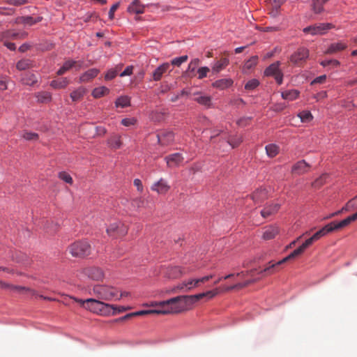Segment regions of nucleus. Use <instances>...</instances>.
I'll return each mask as SVG.
<instances>
[{
	"label": "nucleus",
	"instance_id": "nucleus-1",
	"mask_svg": "<svg viewBox=\"0 0 357 357\" xmlns=\"http://www.w3.org/2000/svg\"><path fill=\"white\" fill-rule=\"evenodd\" d=\"M220 292L218 289L191 296H178L160 302H151L149 306L159 307L160 314H177L188 309L192 303L207 297L212 298Z\"/></svg>",
	"mask_w": 357,
	"mask_h": 357
},
{
	"label": "nucleus",
	"instance_id": "nucleus-2",
	"mask_svg": "<svg viewBox=\"0 0 357 357\" xmlns=\"http://www.w3.org/2000/svg\"><path fill=\"white\" fill-rule=\"evenodd\" d=\"M84 308L97 314L108 317L117 314V305L102 302L96 298L75 299Z\"/></svg>",
	"mask_w": 357,
	"mask_h": 357
},
{
	"label": "nucleus",
	"instance_id": "nucleus-3",
	"mask_svg": "<svg viewBox=\"0 0 357 357\" xmlns=\"http://www.w3.org/2000/svg\"><path fill=\"white\" fill-rule=\"evenodd\" d=\"M315 241H316V240L312 236L310 238L307 239L301 246H299L297 249L294 250L288 256L283 258L282 260H280L276 263L270 262L269 265L267 267H266L265 268H264L263 270H261L259 272V274H263L264 275H268L273 273L274 272L276 271L277 268L280 265L301 255V254L303 253V252L305 251V250L307 248H308L310 245H311Z\"/></svg>",
	"mask_w": 357,
	"mask_h": 357
},
{
	"label": "nucleus",
	"instance_id": "nucleus-4",
	"mask_svg": "<svg viewBox=\"0 0 357 357\" xmlns=\"http://www.w3.org/2000/svg\"><path fill=\"white\" fill-rule=\"evenodd\" d=\"M89 294L97 300L111 301L118 298L119 290L112 286L96 284L90 289Z\"/></svg>",
	"mask_w": 357,
	"mask_h": 357
},
{
	"label": "nucleus",
	"instance_id": "nucleus-5",
	"mask_svg": "<svg viewBox=\"0 0 357 357\" xmlns=\"http://www.w3.org/2000/svg\"><path fill=\"white\" fill-rule=\"evenodd\" d=\"M350 222L348 220L347 218L342 220V221L339 222H332L328 225H326L325 227H324L322 229L317 231L315 234L312 235L314 238L317 241L320 239L321 237L326 235L328 233L332 232L335 230H337L340 229H342L348 225H349Z\"/></svg>",
	"mask_w": 357,
	"mask_h": 357
},
{
	"label": "nucleus",
	"instance_id": "nucleus-6",
	"mask_svg": "<svg viewBox=\"0 0 357 357\" xmlns=\"http://www.w3.org/2000/svg\"><path fill=\"white\" fill-rule=\"evenodd\" d=\"M69 252L73 257H84L91 252V246L86 241H78L68 247Z\"/></svg>",
	"mask_w": 357,
	"mask_h": 357
},
{
	"label": "nucleus",
	"instance_id": "nucleus-7",
	"mask_svg": "<svg viewBox=\"0 0 357 357\" xmlns=\"http://www.w3.org/2000/svg\"><path fill=\"white\" fill-rule=\"evenodd\" d=\"M333 28L334 25L331 23H320L304 28L303 32L311 35H323Z\"/></svg>",
	"mask_w": 357,
	"mask_h": 357
},
{
	"label": "nucleus",
	"instance_id": "nucleus-8",
	"mask_svg": "<svg viewBox=\"0 0 357 357\" xmlns=\"http://www.w3.org/2000/svg\"><path fill=\"white\" fill-rule=\"evenodd\" d=\"M127 232L128 227L121 222H113L107 229V234L114 238L123 236Z\"/></svg>",
	"mask_w": 357,
	"mask_h": 357
},
{
	"label": "nucleus",
	"instance_id": "nucleus-9",
	"mask_svg": "<svg viewBox=\"0 0 357 357\" xmlns=\"http://www.w3.org/2000/svg\"><path fill=\"white\" fill-rule=\"evenodd\" d=\"M280 62L277 61L271 64L264 70L266 76L273 77L278 84H281L283 80V73L280 69Z\"/></svg>",
	"mask_w": 357,
	"mask_h": 357
},
{
	"label": "nucleus",
	"instance_id": "nucleus-10",
	"mask_svg": "<svg viewBox=\"0 0 357 357\" xmlns=\"http://www.w3.org/2000/svg\"><path fill=\"white\" fill-rule=\"evenodd\" d=\"M309 56L307 49L301 47L298 49L290 57V61L296 66L303 65Z\"/></svg>",
	"mask_w": 357,
	"mask_h": 357
},
{
	"label": "nucleus",
	"instance_id": "nucleus-11",
	"mask_svg": "<svg viewBox=\"0 0 357 357\" xmlns=\"http://www.w3.org/2000/svg\"><path fill=\"white\" fill-rule=\"evenodd\" d=\"M310 165L304 160L296 162L291 167V174L294 175H302L309 172Z\"/></svg>",
	"mask_w": 357,
	"mask_h": 357
},
{
	"label": "nucleus",
	"instance_id": "nucleus-12",
	"mask_svg": "<svg viewBox=\"0 0 357 357\" xmlns=\"http://www.w3.org/2000/svg\"><path fill=\"white\" fill-rule=\"evenodd\" d=\"M84 274L93 280H100L104 278L103 271L98 267L86 268L84 269Z\"/></svg>",
	"mask_w": 357,
	"mask_h": 357
},
{
	"label": "nucleus",
	"instance_id": "nucleus-13",
	"mask_svg": "<svg viewBox=\"0 0 357 357\" xmlns=\"http://www.w3.org/2000/svg\"><path fill=\"white\" fill-rule=\"evenodd\" d=\"M185 273V270L180 266L168 267L165 273V275L171 279L178 278Z\"/></svg>",
	"mask_w": 357,
	"mask_h": 357
},
{
	"label": "nucleus",
	"instance_id": "nucleus-14",
	"mask_svg": "<svg viewBox=\"0 0 357 357\" xmlns=\"http://www.w3.org/2000/svg\"><path fill=\"white\" fill-rule=\"evenodd\" d=\"M158 142L162 146H167L171 144L174 139V133L171 131H163L157 135Z\"/></svg>",
	"mask_w": 357,
	"mask_h": 357
},
{
	"label": "nucleus",
	"instance_id": "nucleus-15",
	"mask_svg": "<svg viewBox=\"0 0 357 357\" xmlns=\"http://www.w3.org/2000/svg\"><path fill=\"white\" fill-rule=\"evenodd\" d=\"M267 198L268 192L264 188L257 189L250 195V199H252L255 204H260Z\"/></svg>",
	"mask_w": 357,
	"mask_h": 357
},
{
	"label": "nucleus",
	"instance_id": "nucleus-16",
	"mask_svg": "<svg viewBox=\"0 0 357 357\" xmlns=\"http://www.w3.org/2000/svg\"><path fill=\"white\" fill-rule=\"evenodd\" d=\"M167 165L169 167L178 166L183 161V157L179 153L169 155L165 158Z\"/></svg>",
	"mask_w": 357,
	"mask_h": 357
},
{
	"label": "nucleus",
	"instance_id": "nucleus-17",
	"mask_svg": "<svg viewBox=\"0 0 357 357\" xmlns=\"http://www.w3.org/2000/svg\"><path fill=\"white\" fill-rule=\"evenodd\" d=\"M170 186L168 185L167 182L163 178H160L158 181L154 183L151 189L153 191H155L159 194H165L169 190Z\"/></svg>",
	"mask_w": 357,
	"mask_h": 357
},
{
	"label": "nucleus",
	"instance_id": "nucleus-18",
	"mask_svg": "<svg viewBox=\"0 0 357 357\" xmlns=\"http://www.w3.org/2000/svg\"><path fill=\"white\" fill-rule=\"evenodd\" d=\"M193 100L199 104L204 105L207 107L211 106V98L209 96L204 95L201 92H197L193 93Z\"/></svg>",
	"mask_w": 357,
	"mask_h": 357
},
{
	"label": "nucleus",
	"instance_id": "nucleus-19",
	"mask_svg": "<svg viewBox=\"0 0 357 357\" xmlns=\"http://www.w3.org/2000/svg\"><path fill=\"white\" fill-rule=\"evenodd\" d=\"M280 208V204L272 203L266 206L261 211V215L264 218H267L272 215L275 214Z\"/></svg>",
	"mask_w": 357,
	"mask_h": 357
},
{
	"label": "nucleus",
	"instance_id": "nucleus-20",
	"mask_svg": "<svg viewBox=\"0 0 357 357\" xmlns=\"http://www.w3.org/2000/svg\"><path fill=\"white\" fill-rule=\"evenodd\" d=\"M170 67L169 63H163L159 66L152 73V78L154 81H159L163 75L168 70Z\"/></svg>",
	"mask_w": 357,
	"mask_h": 357
},
{
	"label": "nucleus",
	"instance_id": "nucleus-21",
	"mask_svg": "<svg viewBox=\"0 0 357 357\" xmlns=\"http://www.w3.org/2000/svg\"><path fill=\"white\" fill-rule=\"evenodd\" d=\"M199 286L198 282L197 279H191L188 281H184L176 286L177 289L183 290L184 291H188L193 288H195Z\"/></svg>",
	"mask_w": 357,
	"mask_h": 357
},
{
	"label": "nucleus",
	"instance_id": "nucleus-22",
	"mask_svg": "<svg viewBox=\"0 0 357 357\" xmlns=\"http://www.w3.org/2000/svg\"><path fill=\"white\" fill-rule=\"evenodd\" d=\"M128 11L136 14H142L144 12V6L141 4L139 0H134L128 6Z\"/></svg>",
	"mask_w": 357,
	"mask_h": 357
},
{
	"label": "nucleus",
	"instance_id": "nucleus-23",
	"mask_svg": "<svg viewBox=\"0 0 357 357\" xmlns=\"http://www.w3.org/2000/svg\"><path fill=\"white\" fill-rule=\"evenodd\" d=\"M98 73L99 70L97 68L89 69L80 76L79 80L82 82H88L96 77Z\"/></svg>",
	"mask_w": 357,
	"mask_h": 357
},
{
	"label": "nucleus",
	"instance_id": "nucleus-24",
	"mask_svg": "<svg viewBox=\"0 0 357 357\" xmlns=\"http://www.w3.org/2000/svg\"><path fill=\"white\" fill-rule=\"evenodd\" d=\"M279 233V229L276 226H269L266 227L263 234V238L271 240L274 238Z\"/></svg>",
	"mask_w": 357,
	"mask_h": 357
},
{
	"label": "nucleus",
	"instance_id": "nucleus-25",
	"mask_svg": "<svg viewBox=\"0 0 357 357\" xmlns=\"http://www.w3.org/2000/svg\"><path fill=\"white\" fill-rule=\"evenodd\" d=\"M233 84V80L229 78H223L218 80H216L213 83V86L220 90H223L229 88Z\"/></svg>",
	"mask_w": 357,
	"mask_h": 357
},
{
	"label": "nucleus",
	"instance_id": "nucleus-26",
	"mask_svg": "<svg viewBox=\"0 0 357 357\" xmlns=\"http://www.w3.org/2000/svg\"><path fill=\"white\" fill-rule=\"evenodd\" d=\"M347 47V44L343 42L332 43L326 51V54H334L337 52L342 51Z\"/></svg>",
	"mask_w": 357,
	"mask_h": 357
},
{
	"label": "nucleus",
	"instance_id": "nucleus-27",
	"mask_svg": "<svg viewBox=\"0 0 357 357\" xmlns=\"http://www.w3.org/2000/svg\"><path fill=\"white\" fill-rule=\"evenodd\" d=\"M41 17H37L34 19L31 16H23L17 19L16 22L18 24H24L29 26H32L34 24L40 22Z\"/></svg>",
	"mask_w": 357,
	"mask_h": 357
},
{
	"label": "nucleus",
	"instance_id": "nucleus-28",
	"mask_svg": "<svg viewBox=\"0 0 357 357\" xmlns=\"http://www.w3.org/2000/svg\"><path fill=\"white\" fill-rule=\"evenodd\" d=\"M109 146L114 149H120L122 146L121 136L119 135H113L107 140Z\"/></svg>",
	"mask_w": 357,
	"mask_h": 357
},
{
	"label": "nucleus",
	"instance_id": "nucleus-29",
	"mask_svg": "<svg viewBox=\"0 0 357 357\" xmlns=\"http://www.w3.org/2000/svg\"><path fill=\"white\" fill-rule=\"evenodd\" d=\"M285 0H271L270 6L271 11L270 13L273 17H276L279 13L281 6L284 3Z\"/></svg>",
	"mask_w": 357,
	"mask_h": 357
},
{
	"label": "nucleus",
	"instance_id": "nucleus-30",
	"mask_svg": "<svg viewBox=\"0 0 357 357\" xmlns=\"http://www.w3.org/2000/svg\"><path fill=\"white\" fill-rule=\"evenodd\" d=\"M229 64V60L227 58H222L217 61L212 67L214 73H218L223 70Z\"/></svg>",
	"mask_w": 357,
	"mask_h": 357
},
{
	"label": "nucleus",
	"instance_id": "nucleus-31",
	"mask_svg": "<svg viewBox=\"0 0 357 357\" xmlns=\"http://www.w3.org/2000/svg\"><path fill=\"white\" fill-rule=\"evenodd\" d=\"M22 82L24 84L33 86L38 82V78L33 73H27L22 78Z\"/></svg>",
	"mask_w": 357,
	"mask_h": 357
},
{
	"label": "nucleus",
	"instance_id": "nucleus-32",
	"mask_svg": "<svg viewBox=\"0 0 357 357\" xmlns=\"http://www.w3.org/2000/svg\"><path fill=\"white\" fill-rule=\"evenodd\" d=\"M69 84V81L67 78H62L60 79L52 80L50 83V86L54 89H64Z\"/></svg>",
	"mask_w": 357,
	"mask_h": 357
},
{
	"label": "nucleus",
	"instance_id": "nucleus-33",
	"mask_svg": "<svg viewBox=\"0 0 357 357\" xmlns=\"http://www.w3.org/2000/svg\"><path fill=\"white\" fill-rule=\"evenodd\" d=\"M36 98H37L38 102L40 103H47L51 101L52 95L50 92L42 91L37 93L36 94Z\"/></svg>",
	"mask_w": 357,
	"mask_h": 357
},
{
	"label": "nucleus",
	"instance_id": "nucleus-34",
	"mask_svg": "<svg viewBox=\"0 0 357 357\" xmlns=\"http://www.w3.org/2000/svg\"><path fill=\"white\" fill-rule=\"evenodd\" d=\"M85 93L86 89L84 87H79L70 93V98L73 101L77 102L82 100Z\"/></svg>",
	"mask_w": 357,
	"mask_h": 357
},
{
	"label": "nucleus",
	"instance_id": "nucleus-35",
	"mask_svg": "<svg viewBox=\"0 0 357 357\" xmlns=\"http://www.w3.org/2000/svg\"><path fill=\"white\" fill-rule=\"evenodd\" d=\"M328 0H312V10L316 14H319L324 10V5Z\"/></svg>",
	"mask_w": 357,
	"mask_h": 357
},
{
	"label": "nucleus",
	"instance_id": "nucleus-36",
	"mask_svg": "<svg viewBox=\"0 0 357 357\" xmlns=\"http://www.w3.org/2000/svg\"><path fill=\"white\" fill-rule=\"evenodd\" d=\"M299 91L297 90L285 91L282 93V97L284 100L292 101L298 97Z\"/></svg>",
	"mask_w": 357,
	"mask_h": 357
},
{
	"label": "nucleus",
	"instance_id": "nucleus-37",
	"mask_svg": "<svg viewBox=\"0 0 357 357\" xmlns=\"http://www.w3.org/2000/svg\"><path fill=\"white\" fill-rule=\"evenodd\" d=\"M33 66V62L29 59H22L16 64V68L19 70H25Z\"/></svg>",
	"mask_w": 357,
	"mask_h": 357
},
{
	"label": "nucleus",
	"instance_id": "nucleus-38",
	"mask_svg": "<svg viewBox=\"0 0 357 357\" xmlns=\"http://www.w3.org/2000/svg\"><path fill=\"white\" fill-rule=\"evenodd\" d=\"M265 149L268 156L270 158H274L279 153V147L273 144L266 145Z\"/></svg>",
	"mask_w": 357,
	"mask_h": 357
},
{
	"label": "nucleus",
	"instance_id": "nucleus-39",
	"mask_svg": "<svg viewBox=\"0 0 357 357\" xmlns=\"http://www.w3.org/2000/svg\"><path fill=\"white\" fill-rule=\"evenodd\" d=\"M109 90L108 88L105 86H100L98 88H96L92 91V96L95 98H99L109 93Z\"/></svg>",
	"mask_w": 357,
	"mask_h": 357
},
{
	"label": "nucleus",
	"instance_id": "nucleus-40",
	"mask_svg": "<svg viewBox=\"0 0 357 357\" xmlns=\"http://www.w3.org/2000/svg\"><path fill=\"white\" fill-rule=\"evenodd\" d=\"M83 64V61H73V60H68L63 63V66L65 68L69 70L72 68L75 67L77 70H79L82 68Z\"/></svg>",
	"mask_w": 357,
	"mask_h": 357
},
{
	"label": "nucleus",
	"instance_id": "nucleus-41",
	"mask_svg": "<svg viewBox=\"0 0 357 357\" xmlns=\"http://www.w3.org/2000/svg\"><path fill=\"white\" fill-rule=\"evenodd\" d=\"M257 61L258 57L257 56H252L250 59L245 61L243 66V70H250L257 65Z\"/></svg>",
	"mask_w": 357,
	"mask_h": 357
},
{
	"label": "nucleus",
	"instance_id": "nucleus-42",
	"mask_svg": "<svg viewBox=\"0 0 357 357\" xmlns=\"http://www.w3.org/2000/svg\"><path fill=\"white\" fill-rule=\"evenodd\" d=\"M0 288L1 289H8V288H11L13 289H16L19 291H22V290H25L26 291H29V292H31L33 294V291L30 289H28V288H26V287H13L9 284H7L1 280H0Z\"/></svg>",
	"mask_w": 357,
	"mask_h": 357
},
{
	"label": "nucleus",
	"instance_id": "nucleus-43",
	"mask_svg": "<svg viewBox=\"0 0 357 357\" xmlns=\"http://www.w3.org/2000/svg\"><path fill=\"white\" fill-rule=\"evenodd\" d=\"M130 98L128 97V96H121L120 98H119L116 102H115V105H116V107H121L122 108L123 107H126L128 105H130Z\"/></svg>",
	"mask_w": 357,
	"mask_h": 357
},
{
	"label": "nucleus",
	"instance_id": "nucleus-44",
	"mask_svg": "<svg viewBox=\"0 0 357 357\" xmlns=\"http://www.w3.org/2000/svg\"><path fill=\"white\" fill-rule=\"evenodd\" d=\"M298 116L301 119L303 123H307L312 120L313 116L310 111H302L298 114Z\"/></svg>",
	"mask_w": 357,
	"mask_h": 357
},
{
	"label": "nucleus",
	"instance_id": "nucleus-45",
	"mask_svg": "<svg viewBox=\"0 0 357 357\" xmlns=\"http://www.w3.org/2000/svg\"><path fill=\"white\" fill-rule=\"evenodd\" d=\"M225 139H226L227 143L229 145H230L231 146V148L236 147L242 142V139L240 137L234 138L233 137L229 136V137H225Z\"/></svg>",
	"mask_w": 357,
	"mask_h": 357
},
{
	"label": "nucleus",
	"instance_id": "nucleus-46",
	"mask_svg": "<svg viewBox=\"0 0 357 357\" xmlns=\"http://www.w3.org/2000/svg\"><path fill=\"white\" fill-rule=\"evenodd\" d=\"M131 204L133 207L136 208H141V207H146V200L140 197L135 199H133L132 200Z\"/></svg>",
	"mask_w": 357,
	"mask_h": 357
},
{
	"label": "nucleus",
	"instance_id": "nucleus-47",
	"mask_svg": "<svg viewBox=\"0 0 357 357\" xmlns=\"http://www.w3.org/2000/svg\"><path fill=\"white\" fill-rule=\"evenodd\" d=\"M22 138L28 141H36L38 139V135L36 132L24 131L22 135Z\"/></svg>",
	"mask_w": 357,
	"mask_h": 357
},
{
	"label": "nucleus",
	"instance_id": "nucleus-48",
	"mask_svg": "<svg viewBox=\"0 0 357 357\" xmlns=\"http://www.w3.org/2000/svg\"><path fill=\"white\" fill-rule=\"evenodd\" d=\"M121 66H117L116 69H111L108 70V72L105 74V79L106 80H111L114 79L118 71L121 69Z\"/></svg>",
	"mask_w": 357,
	"mask_h": 357
},
{
	"label": "nucleus",
	"instance_id": "nucleus-49",
	"mask_svg": "<svg viewBox=\"0 0 357 357\" xmlns=\"http://www.w3.org/2000/svg\"><path fill=\"white\" fill-rule=\"evenodd\" d=\"M45 228L47 233L53 234L58 230L59 225L56 224H54L53 222H49L48 221H47L45 225Z\"/></svg>",
	"mask_w": 357,
	"mask_h": 357
},
{
	"label": "nucleus",
	"instance_id": "nucleus-50",
	"mask_svg": "<svg viewBox=\"0 0 357 357\" xmlns=\"http://www.w3.org/2000/svg\"><path fill=\"white\" fill-rule=\"evenodd\" d=\"M59 178L65 181L66 183H68V184H73V178L71 177V176L66 172H61L59 173Z\"/></svg>",
	"mask_w": 357,
	"mask_h": 357
},
{
	"label": "nucleus",
	"instance_id": "nucleus-51",
	"mask_svg": "<svg viewBox=\"0 0 357 357\" xmlns=\"http://www.w3.org/2000/svg\"><path fill=\"white\" fill-rule=\"evenodd\" d=\"M320 64L323 67H327L329 66H331L333 68L338 67L340 65V63L335 59H331V60H325L320 62Z\"/></svg>",
	"mask_w": 357,
	"mask_h": 357
},
{
	"label": "nucleus",
	"instance_id": "nucleus-52",
	"mask_svg": "<svg viewBox=\"0 0 357 357\" xmlns=\"http://www.w3.org/2000/svg\"><path fill=\"white\" fill-rule=\"evenodd\" d=\"M357 208V202L354 199H350L346 205L342 208V211H349Z\"/></svg>",
	"mask_w": 357,
	"mask_h": 357
},
{
	"label": "nucleus",
	"instance_id": "nucleus-53",
	"mask_svg": "<svg viewBox=\"0 0 357 357\" xmlns=\"http://www.w3.org/2000/svg\"><path fill=\"white\" fill-rule=\"evenodd\" d=\"M188 57L187 55L174 58L172 60L171 64L176 66H180L183 63L185 62L188 60Z\"/></svg>",
	"mask_w": 357,
	"mask_h": 357
},
{
	"label": "nucleus",
	"instance_id": "nucleus-54",
	"mask_svg": "<svg viewBox=\"0 0 357 357\" xmlns=\"http://www.w3.org/2000/svg\"><path fill=\"white\" fill-rule=\"evenodd\" d=\"M259 84V82L257 79L249 80L245 85L246 90H253L256 89Z\"/></svg>",
	"mask_w": 357,
	"mask_h": 357
},
{
	"label": "nucleus",
	"instance_id": "nucleus-55",
	"mask_svg": "<svg viewBox=\"0 0 357 357\" xmlns=\"http://www.w3.org/2000/svg\"><path fill=\"white\" fill-rule=\"evenodd\" d=\"M160 309L156 310H140L137 312H135V316H142V315H146V314H160Z\"/></svg>",
	"mask_w": 357,
	"mask_h": 357
},
{
	"label": "nucleus",
	"instance_id": "nucleus-56",
	"mask_svg": "<svg viewBox=\"0 0 357 357\" xmlns=\"http://www.w3.org/2000/svg\"><path fill=\"white\" fill-rule=\"evenodd\" d=\"M255 280H247L244 282H240V283H237L234 285H232V286H229V289H242V288H244L247 286H248L249 284H250L251 283L254 282Z\"/></svg>",
	"mask_w": 357,
	"mask_h": 357
},
{
	"label": "nucleus",
	"instance_id": "nucleus-57",
	"mask_svg": "<svg viewBox=\"0 0 357 357\" xmlns=\"http://www.w3.org/2000/svg\"><path fill=\"white\" fill-rule=\"evenodd\" d=\"M328 177L327 174H322L319 178L316 179V181L313 183V186L314 188L321 187L325 182L326 178Z\"/></svg>",
	"mask_w": 357,
	"mask_h": 357
},
{
	"label": "nucleus",
	"instance_id": "nucleus-58",
	"mask_svg": "<svg viewBox=\"0 0 357 357\" xmlns=\"http://www.w3.org/2000/svg\"><path fill=\"white\" fill-rule=\"evenodd\" d=\"M209 68L208 67H202L198 69V78L202 79L207 76V73L209 72Z\"/></svg>",
	"mask_w": 357,
	"mask_h": 357
},
{
	"label": "nucleus",
	"instance_id": "nucleus-59",
	"mask_svg": "<svg viewBox=\"0 0 357 357\" xmlns=\"http://www.w3.org/2000/svg\"><path fill=\"white\" fill-rule=\"evenodd\" d=\"M136 123V119L134 118H126L121 120V124L124 126H132Z\"/></svg>",
	"mask_w": 357,
	"mask_h": 357
},
{
	"label": "nucleus",
	"instance_id": "nucleus-60",
	"mask_svg": "<svg viewBox=\"0 0 357 357\" xmlns=\"http://www.w3.org/2000/svg\"><path fill=\"white\" fill-rule=\"evenodd\" d=\"M27 36V33L25 32L23 33H17L11 31V39H18V38H24Z\"/></svg>",
	"mask_w": 357,
	"mask_h": 357
},
{
	"label": "nucleus",
	"instance_id": "nucleus-61",
	"mask_svg": "<svg viewBox=\"0 0 357 357\" xmlns=\"http://www.w3.org/2000/svg\"><path fill=\"white\" fill-rule=\"evenodd\" d=\"M250 120H251V119L249 117H243V118H241L239 120H238L237 124L239 126H242V127L246 126L247 125H248L250 123Z\"/></svg>",
	"mask_w": 357,
	"mask_h": 357
},
{
	"label": "nucleus",
	"instance_id": "nucleus-62",
	"mask_svg": "<svg viewBox=\"0 0 357 357\" xmlns=\"http://www.w3.org/2000/svg\"><path fill=\"white\" fill-rule=\"evenodd\" d=\"M119 3H116L115 4H114L109 11V17L110 20H113L114 17V13L115 11L117 10V8H119Z\"/></svg>",
	"mask_w": 357,
	"mask_h": 357
},
{
	"label": "nucleus",
	"instance_id": "nucleus-63",
	"mask_svg": "<svg viewBox=\"0 0 357 357\" xmlns=\"http://www.w3.org/2000/svg\"><path fill=\"white\" fill-rule=\"evenodd\" d=\"M133 67L132 66H127L126 68L120 74V77L130 75L132 73Z\"/></svg>",
	"mask_w": 357,
	"mask_h": 357
},
{
	"label": "nucleus",
	"instance_id": "nucleus-64",
	"mask_svg": "<svg viewBox=\"0 0 357 357\" xmlns=\"http://www.w3.org/2000/svg\"><path fill=\"white\" fill-rule=\"evenodd\" d=\"M7 89V78L5 77H0V90L4 91Z\"/></svg>",
	"mask_w": 357,
	"mask_h": 357
}]
</instances>
